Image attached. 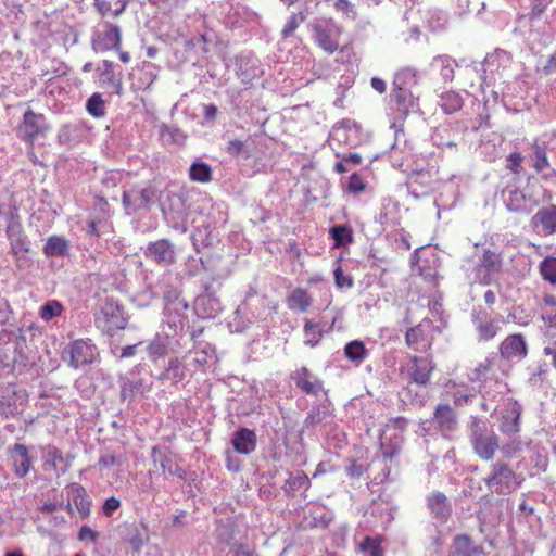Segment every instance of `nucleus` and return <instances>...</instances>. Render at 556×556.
Returning <instances> with one entry per match:
<instances>
[{"instance_id": "nucleus-14", "label": "nucleus", "mask_w": 556, "mask_h": 556, "mask_svg": "<svg viewBox=\"0 0 556 556\" xmlns=\"http://www.w3.org/2000/svg\"><path fill=\"white\" fill-rule=\"evenodd\" d=\"M434 369L431 362L426 357L410 356L405 367V374L409 383L418 387H426Z\"/></svg>"}, {"instance_id": "nucleus-58", "label": "nucleus", "mask_w": 556, "mask_h": 556, "mask_svg": "<svg viewBox=\"0 0 556 556\" xmlns=\"http://www.w3.org/2000/svg\"><path fill=\"white\" fill-rule=\"evenodd\" d=\"M86 109L93 117H102L105 114V103L100 93H93L86 103Z\"/></svg>"}, {"instance_id": "nucleus-33", "label": "nucleus", "mask_w": 556, "mask_h": 556, "mask_svg": "<svg viewBox=\"0 0 556 556\" xmlns=\"http://www.w3.org/2000/svg\"><path fill=\"white\" fill-rule=\"evenodd\" d=\"M231 443L237 453L249 455L256 448L257 437L253 430L242 427L235 431Z\"/></svg>"}, {"instance_id": "nucleus-52", "label": "nucleus", "mask_w": 556, "mask_h": 556, "mask_svg": "<svg viewBox=\"0 0 556 556\" xmlns=\"http://www.w3.org/2000/svg\"><path fill=\"white\" fill-rule=\"evenodd\" d=\"M160 137L165 144H184L187 138L180 129L167 125L160 127Z\"/></svg>"}, {"instance_id": "nucleus-34", "label": "nucleus", "mask_w": 556, "mask_h": 556, "mask_svg": "<svg viewBox=\"0 0 556 556\" xmlns=\"http://www.w3.org/2000/svg\"><path fill=\"white\" fill-rule=\"evenodd\" d=\"M195 311L202 318H214L222 311V303L214 293L205 291L195 299Z\"/></svg>"}, {"instance_id": "nucleus-4", "label": "nucleus", "mask_w": 556, "mask_h": 556, "mask_svg": "<svg viewBox=\"0 0 556 556\" xmlns=\"http://www.w3.org/2000/svg\"><path fill=\"white\" fill-rule=\"evenodd\" d=\"M483 481L491 492L503 495L511 493L521 484V480L516 472L502 460L492 464L490 473Z\"/></svg>"}, {"instance_id": "nucleus-63", "label": "nucleus", "mask_w": 556, "mask_h": 556, "mask_svg": "<svg viewBox=\"0 0 556 556\" xmlns=\"http://www.w3.org/2000/svg\"><path fill=\"white\" fill-rule=\"evenodd\" d=\"M507 321H511L518 326H528L531 321L529 314H526L521 307H516L508 313L506 317Z\"/></svg>"}, {"instance_id": "nucleus-28", "label": "nucleus", "mask_w": 556, "mask_h": 556, "mask_svg": "<svg viewBox=\"0 0 556 556\" xmlns=\"http://www.w3.org/2000/svg\"><path fill=\"white\" fill-rule=\"evenodd\" d=\"M446 396L455 406H464L472 402L478 394V389L468 383L448 382L445 389Z\"/></svg>"}, {"instance_id": "nucleus-45", "label": "nucleus", "mask_w": 556, "mask_h": 556, "mask_svg": "<svg viewBox=\"0 0 556 556\" xmlns=\"http://www.w3.org/2000/svg\"><path fill=\"white\" fill-rule=\"evenodd\" d=\"M457 139L458 134L454 132L450 126L439 127L432 136L434 144L442 149L456 147Z\"/></svg>"}, {"instance_id": "nucleus-40", "label": "nucleus", "mask_w": 556, "mask_h": 556, "mask_svg": "<svg viewBox=\"0 0 556 556\" xmlns=\"http://www.w3.org/2000/svg\"><path fill=\"white\" fill-rule=\"evenodd\" d=\"M70 252V243L62 236H50L43 247V253L47 257H62Z\"/></svg>"}, {"instance_id": "nucleus-7", "label": "nucleus", "mask_w": 556, "mask_h": 556, "mask_svg": "<svg viewBox=\"0 0 556 556\" xmlns=\"http://www.w3.org/2000/svg\"><path fill=\"white\" fill-rule=\"evenodd\" d=\"M181 337L161 326L160 332L146 345V352L151 362L156 363L173 353H179Z\"/></svg>"}, {"instance_id": "nucleus-15", "label": "nucleus", "mask_w": 556, "mask_h": 556, "mask_svg": "<svg viewBox=\"0 0 556 556\" xmlns=\"http://www.w3.org/2000/svg\"><path fill=\"white\" fill-rule=\"evenodd\" d=\"M430 424L444 438H451L457 428V416L448 404H438Z\"/></svg>"}, {"instance_id": "nucleus-21", "label": "nucleus", "mask_w": 556, "mask_h": 556, "mask_svg": "<svg viewBox=\"0 0 556 556\" xmlns=\"http://www.w3.org/2000/svg\"><path fill=\"white\" fill-rule=\"evenodd\" d=\"M155 192L152 188L131 189L123 193V204L128 213L148 207L154 201Z\"/></svg>"}, {"instance_id": "nucleus-27", "label": "nucleus", "mask_w": 556, "mask_h": 556, "mask_svg": "<svg viewBox=\"0 0 556 556\" xmlns=\"http://www.w3.org/2000/svg\"><path fill=\"white\" fill-rule=\"evenodd\" d=\"M427 506L431 517L438 523H444L451 516L452 508L445 494L434 491L427 496Z\"/></svg>"}, {"instance_id": "nucleus-47", "label": "nucleus", "mask_w": 556, "mask_h": 556, "mask_svg": "<svg viewBox=\"0 0 556 556\" xmlns=\"http://www.w3.org/2000/svg\"><path fill=\"white\" fill-rule=\"evenodd\" d=\"M331 414L330 403L325 402L314 405L305 418V425L313 427L325 421Z\"/></svg>"}, {"instance_id": "nucleus-1", "label": "nucleus", "mask_w": 556, "mask_h": 556, "mask_svg": "<svg viewBox=\"0 0 556 556\" xmlns=\"http://www.w3.org/2000/svg\"><path fill=\"white\" fill-rule=\"evenodd\" d=\"M177 277L167 271L159 279V288L164 298V318L161 326L184 338V328L187 323L186 312L189 307L185 299L180 296V292L174 282Z\"/></svg>"}, {"instance_id": "nucleus-42", "label": "nucleus", "mask_w": 556, "mask_h": 556, "mask_svg": "<svg viewBox=\"0 0 556 556\" xmlns=\"http://www.w3.org/2000/svg\"><path fill=\"white\" fill-rule=\"evenodd\" d=\"M0 412L7 416L17 413L16 393L11 384L0 386Z\"/></svg>"}, {"instance_id": "nucleus-57", "label": "nucleus", "mask_w": 556, "mask_h": 556, "mask_svg": "<svg viewBox=\"0 0 556 556\" xmlns=\"http://www.w3.org/2000/svg\"><path fill=\"white\" fill-rule=\"evenodd\" d=\"M306 16L302 13H292L281 30V37L287 39L293 35L298 27L305 21Z\"/></svg>"}, {"instance_id": "nucleus-37", "label": "nucleus", "mask_w": 556, "mask_h": 556, "mask_svg": "<svg viewBox=\"0 0 556 556\" xmlns=\"http://www.w3.org/2000/svg\"><path fill=\"white\" fill-rule=\"evenodd\" d=\"M195 369H204L211 359L215 357V348L208 343H200L186 356Z\"/></svg>"}, {"instance_id": "nucleus-59", "label": "nucleus", "mask_w": 556, "mask_h": 556, "mask_svg": "<svg viewBox=\"0 0 556 556\" xmlns=\"http://www.w3.org/2000/svg\"><path fill=\"white\" fill-rule=\"evenodd\" d=\"M333 9L341 13L342 16L350 21H355L357 18V9L356 5L350 0H336L333 3Z\"/></svg>"}, {"instance_id": "nucleus-32", "label": "nucleus", "mask_w": 556, "mask_h": 556, "mask_svg": "<svg viewBox=\"0 0 556 556\" xmlns=\"http://www.w3.org/2000/svg\"><path fill=\"white\" fill-rule=\"evenodd\" d=\"M432 72L438 73L444 83H452L458 63L448 54H439L432 58L430 64Z\"/></svg>"}, {"instance_id": "nucleus-62", "label": "nucleus", "mask_w": 556, "mask_h": 556, "mask_svg": "<svg viewBox=\"0 0 556 556\" xmlns=\"http://www.w3.org/2000/svg\"><path fill=\"white\" fill-rule=\"evenodd\" d=\"M345 188L348 192L357 194L366 189V182L357 173H353L349 177Z\"/></svg>"}, {"instance_id": "nucleus-23", "label": "nucleus", "mask_w": 556, "mask_h": 556, "mask_svg": "<svg viewBox=\"0 0 556 556\" xmlns=\"http://www.w3.org/2000/svg\"><path fill=\"white\" fill-rule=\"evenodd\" d=\"M506 410L500 419L498 429L502 433L511 435L520 431L521 406L513 399L505 404Z\"/></svg>"}, {"instance_id": "nucleus-64", "label": "nucleus", "mask_w": 556, "mask_h": 556, "mask_svg": "<svg viewBox=\"0 0 556 556\" xmlns=\"http://www.w3.org/2000/svg\"><path fill=\"white\" fill-rule=\"evenodd\" d=\"M361 549L364 553H368L369 556H383L379 543L369 536L363 540V542L361 543Z\"/></svg>"}, {"instance_id": "nucleus-39", "label": "nucleus", "mask_w": 556, "mask_h": 556, "mask_svg": "<svg viewBox=\"0 0 556 556\" xmlns=\"http://www.w3.org/2000/svg\"><path fill=\"white\" fill-rule=\"evenodd\" d=\"M186 368L178 357L170 358L167 367L157 376V380L161 382L170 381L172 383H178L186 377Z\"/></svg>"}, {"instance_id": "nucleus-3", "label": "nucleus", "mask_w": 556, "mask_h": 556, "mask_svg": "<svg viewBox=\"0 0 556 556\" xmlns=\"http://www.w3.org/2000/svg\"><path fill=\"white\" fill-rule=\"evenodd\" d=\"M314 42L325 52L332 54L339 49L342 27L332 18L317 17L309 23Z\"/></svg>"}, {"instance_id": "nucleus-19", "label": "nucleus", "mask_w": 556, "mask_h": 556, "mask_svg": "<svg viewBox=\"0 0 556 556\" xmlns=\"http://www.w3.org/2000/svg\"><path fill=\"white\" fill-rule=\"evenodd\" d=\"M146 256L159 265L167 266L175 262V249L167 239L150 242L146 250Z\"/></svg>"}, {"instance_id": "nucleus-36", "label": "nucleus", "mask_w": 556, "mask_h": 556, "mask_svg": "<svg viewBox=\"0 0 556 556\" xmlns=\"http://www.w3.org/2000/svg\"><path fill=\"white\" fill-rule=\"evenodd\" d=\"M536 309L544 325L556 329V295L545 293L538 302Z\"/></svg>"}, {"instance_id": "nucleus-43", "label": "nucleus", "mask_w": 556, "mask_h": 556, "mask_svg": "<svg viewBox=\"0 0 556 556\" xmlns=\"http://www.w3.org/2000/svg\"><path fill=\"white\" fill-rule=\"evenodd\" d=\"M287 305L291 311L306 312L312 305V298L302 288H295L287 298Z\"/></svg>"}, {"instance_id": "nucleus-35", "label": "nucleus", "mask_w": 556, "mask_h": 556, "mask_svg": "<svg viewBox=\"0 0 556 556\" xmlns=\"http://www.w3.org/2000/svg\"><path fill=\"white\" fill-rule=\"evenodd\" d=\"M531 161L532 166L536 173H546V176H555L556 172L551 168L549 161L547 157V146L545 142H539L535 140L531 147Z\"/></svg>"}, {"instance_id": "nucleus-30", "label": "nucleus", "mask_w": 556, "mask_h": 556, "mask_svg": "<svg viewBox=\"0 0 556 556\" xmlns=\"http://www.w3.org/2000/svg\"><path fill=\"white\" fill-rule=\"evenodd\" d=\"M429 328L430 323L427 320H424L417 326L409 328L405 334L406 344L415 351H426L431 345L430 339L426 331Z\"/></svg>"}, {"instance_id": "nucleus-61", "label": "nucleus", "mask_w": 556, "mask_h": 556, "mask_svg": "<svg viewBox=\"0 0 556 556\" xmlns=\"http://www.w3.org/2000/svg\"><path fill=\"white\" fill-rule=\"evenodd\" d=\"M243 313L244 307L241 305L236 309L231 320L229 321L230 328H232L236 332L244 331L252 323L249 318H243Z\"/></svg>"}, {"instance_id": "nucleus-49", "label": "nucleus", "mask_w": 556, "mask_h": 556, "mask_svg": "<svg viewBox=\"0 0 556 556\" xmlns=\"http://www.w3.org/2000/svg\"><path fill=\"white\" fill-rule=\"evenodd\" d=\"M189 177L192 181L206 184L212 180L211 166L202 161H195L189 168Z\"/></svg>"}, {"instance_id": "nucleus-9", "label": "nucleus", "mask_w": 556, "mask_h": 556, "mask_svg": "<svg viewBox=\"0 0 556 556\" xmlns=\"http://www.w3.org/2000/svg\"><path fill=\"white\" fill-rule=\"evenodd\" d=\"M391 110L393 112L394 122L393 128H396V121H404L410 112H415L418 108L417 99L408 88L392 89L391 92ZM395 143L392 146V152L396 151V144L399 141V130L395 129Z\"/></svg>"}, {"instance_id": "nucleus-2", "label": "nucleus", "mask_w": 556, "mask_h": 556, "mask_svg": "<svg viewBox=\"0 0 556 556\" xmlns=\"http://www.w3.org/2000/svg\"><path fill=\"white\" fill-rule=\"evenodd\" d=\"M503 258L501 253L483 249L472 257L464 261L462 269L469 283L482 286L491 285L495 277L502 271Z\"/></svg>"}, {"instance_id": "nucleus-16", "label": "nucleus", "mask_w": 556, "mask_h": 556, "mask_svg": "<svg viewBox=\"0 0 556 556\" xmlns=\"http://www.w3.org/2000/svg\"><path fill=\"white\" fill-rule=\"evenodd\" d=\"M471 319L478 333L479 341H490L501 330L500 321L483 309H473Z\"/></svg>"}, {"instance_id": "nucleus-24", "label": "nucleus", "mask_w": 556, "mask_h": 556, "mask_svg": "<svg viewBox=\"0 0 556 556\" xmlns=\"http://www.w3.org/2000/svg\"><path fill=\"white\" fill-rule=\"evenodd\" d=\"M291 378L296 388L308 395L317 396L320 392H325L323 381L306 367H301L293 371Z\"/></svg>"}, {"instance_id": "nucleus-13", "label": "nucleus", "mask_w": 556, "mask_h": 556, "mask_svg": "<svg viewBox=\"0 0 556 556\" xmlns=\"http://www.w3.org/2000/svg\"><path fill=\"white\" fill-rule=\"evenodd\" d=\"M510 62V54L502 49H495L484 58L481 70L483 75L489 76V86L495 84L497 77L503 78V72L509 67Z\"/></svg>"}, {"instance_id": "nucleus-12", "label": "nucleus", "mask_w": 556, "mask_h": 556, "mask_svg": "<svg viewBox=\"0 0 556 556\" xmlns=\"http://www.w3.org/2000/svg\"><path fill=\"white\" fill-rule=\"evenodd\" d=\"M27 366V357L17 342L0 349V377L22 370Z\"/></svg>"}, {"instance_id": "nucleus-46", "label": "nucleus", "mask_w": 556, "mask_h": 556, "mask_svg": "<svg viewBox=\"0 0 556 556\" xmlns=\"http://www.w3.org/2000/svg\"><path fill=\"white\" fill-rule=\"evenodd\" d=\"M147 388L142 379H121V395L123 400H132L138 394H143Z\"/></svg>"}, {"instance_id": "nucleus-17", "label": "nucleus", "mask_w": 556, "mask_h": 556, "mask_svg": "<svg viewBox=\"0 0 556 556\" xmlns=\"http://www.w3.org/2000/svg\"><path fill=\"white\" fill-rule=\"evenodd\" d=\"M46 128L45 117L33 110L24 113L23 121L17 128L18 136L25 141L33 143L36 137L43 132Z\"/></svg>"}, {"instance_id": "nucleus-29", "label": "nucleus", "mask_w": 556, "mask_h": 556, "mask_svg": "<svg viewBox=\"0 0 556 556\" xmlns=\"http://www.w3.org/2000/svg\"><path fill=\"white\" fill-rule=\"evenodd\" d=\"M97 72L99 73V81L101 87L116 94L122 93V78L121 75L115 73L114 64L111 61L103 60L98 66Z\"/></svg>"}, {"instance_id": "nucleus-25", "label": "nucleus", "mask_w": 556, "mask_h": 556, "mask_svg": "<svg viewBox=\"0 0 556 556\" xmlns=\"http://www.w3.org/2000/svg\"><path fill=\"white\" fill-rule=\"evenodd\" d=\"M8 453L14 473L18 478L25 477L31 468V459L27 446L15 443L13 446L9 447Z\"/></svg>"}, {"instance_id": "nucleus-41", "label": "nucleus", "mask_w": 556, "mask_h": 556, "mask_svg": "<svg viewBox=\"0 0 556 556\" xmlns=\"http://www.w3.org/2000/svg\"><path fill=\"white\" fill-rule=\"evenodd\" d=\"M359 127L355 122L344 121L334 130V136L339 141L353 147L358 143Z\"/></svg>"}, {"instance_id": "nucleus-56", "label": "nucleus", "mask_w": 556, "mask_h": 556, "mask_svg": "<svg viewBox=\"0 0 556 556\" xmlns=\"http://www.w3.org/2000/svg\"><path fill=\"white\" fill-rule=\"evenodd\" d=\"M321 338V329L318 324L307 320L304 325V343L315 346Z\"/></svg>"}, {"instance_id": "nucleus-44", "label": "nucleus", "mask_w": 556, "mask_h": 556, "mask_svg": "<svg viewBox=\"0 0 556 556\" xmlns=\"http://www.w3.org/2000/svg\"><path fill=\"white\" fill-rule=\"evenodd\" d=\"M309 485L311 481L307 475L304 471L299 470L294 473H290L283 484V491L286 494L292 495L301 490H307Z\"/></svg>"}, {"instance_id": "nucleus-10", "label": "nucleus", "mask_w": 556, "mask_h": 556, "mask_svg": "<svg viewBox=\"0 0 556 556\" xmlns=\"http://www.w3.org/2000/svg\"><path fill=\"white\" fill-rule=\"evenodd\" d=\"M226 222V214L218 208L217 212L213 214L212 219L204 220L201 225L197 226L191 235L195 250L199 251L201 247L212 245L217 239L216 229L218 225H224Z\"/></svg>"}, {"instance_id": "nucleus-11", "label": "nucleus", "mask_w": 556, "mask_h": 556, "mask_svg": "<svg viewBox=\"0 0 556 556\" xmlns=\"http://www.w3.org/2000/svg\"><path fill=\"white\" fill-rule=\"evenodd\" d=\"M470 441L475 453L483 460H491L498 448V438L485 428L477 427L472 430Z\"/></svg>"}, {"instance_id": "nucleus-18", "label": "nucleus", "mask_w": 556, "mask_h": 556, "mask_svg": "<svg viewBox=\"0 0 556 556\" xmlns=\"http://www.w3.org/2000/svg\"><path fill=\"white\" fill-rule=\"evenodd\" d=\"M65 490L68 498V503L65 505V508L72 513L73 504L76 507L79 516L81 518H87L90 514L91 501L87 494L86 489L79 483H71L65 488Z\"/></svg>"}, {"instance_id": "nucleus-53", "label": "nucleus", "mask_w": 556, "mask_h": 556, "mask_svg": "<svg viewBox=\"0 0 556 556\" xmlns=\"http://www.w3.org/2000/svg\"><path fill=\"white\" fill-rule=\"evenodd\" d=\"M330 236L334 241V247H344L353 241V232L349 226L336 225L330 229Z\"/></svg>"}, {"instance_id": "nucleus-60", "label": "nucleus", "mask_w": 556, "mask_h": 556, "mask_svg": "<svg viewBox=\"0 0 556 556\" xmlns=\"http://www.w3.org/2000/svg\"><path fill=\"white\" fill-rule=\"evenodd\" d=\"M540 271L544 280L556 285V257H546L540 264Z\"/></svg>"}, {"instance_id": "nucleus-51", "label": "nucleus", "mask_w": 556, "mask_h": 556, "mask_svg": "<svg viewBox=\"0 0 556 556\" xmlns=\"http://www.w3.org/2000/svg\"><path fill=\"white\" fill-rule=\"evenodd\" d=\"M63 311L64 307L60 301L48 300L40 306L38 315L41 320H43L45 323H49L53 318L61 316Z\"/></svg>"}, {"instance_id": "nucleus-6", "label": "nucleus", "mask_w": 556, "mask_h": 556, "mask_svg": "<svg viewBox=\"0 0 556 556\" xmlns=\"http://www.w3.org/2000/svg\"><path fill=\"white\" fill-rule=\"evenodd\" d=\"M68 356V366L80 369L99 361V350L91 339H77L68 343L64 350Z\"/></svg>"}, {"instance_id": "nucleus-20", "label": "nucleus", "mask_w": 556, "mask_h": 556, "mask_svg": "<svg viewBox=\"0 0 556 556\" xmlns=\"http://www.w3.org/2000/svg\"><path fill=\"white\" fill-rule=\"evenodd\" d=\"M530 225L539 235L549 236L556 232V206L540 208L531 218Z\"/></svg>"}, {"instance_id": "nucleus-8", "label": "nucleus", "mask_w": 556, "mask_h": 556, "mask_svg": "<svg viewBox=\"0 0 556 556\" xmlns=\"http://www.w3.org/2000/svg\"><path fill=\"white\" fill-rule=\"evenodd\" d=\"M5 233L10 241L11 252L16 260V265L23 267L28 262L26 254L30 250V242L17 215H10Z\"/></svg>"}, {"instance_id": "nucleus-55", "label": "nucleus", "mask_w": 556, "mask_h": 556, "mask_svg": "<svg viewBox=\"0 0 556 556\" xmlns=\"http://www.w3.org/2000/svg\"><path fill=\"white\" fill-rule=\"evenodd\" d=\"M125 463V457L122 454H116L112 452L109 448H105L102 451L99 460L98 466L100 469L108 468V467H121Z\"/></svg>"}, {"instance_id": "nucleus-54", "label": "nucleus", "mask_w": 556, "mask_h": 556, "mask_svg": "<svg viewBox=\"0 0 556 556\" xmlns=\"http://www.w3.org/2000/svg\"><path fill=\"white\" fill-rule=\"evenodd\" d=\"M368 354L365 344L359 340L349 342L344 348V355L352 362H362Z\"/></svg>"}, {"instance_id": "nucleus-31", "label": "nucleus", "mask_w": 556, "mask_h": 556, "mask_svg": "<svg viewBox=\"0 0 556 556\" xmlns=\"http://www.w3.org/2000/svg\"><path fill=\"white\" fill-rule=\"evenodd\" d=\"M500 351L505 359H521L527 355V343L521 334H511L501 343Z\"/></svg>"}, {"instance_id": "nucleus-38", "label": "nucleus", "mask_w": 556, "mask_h": 556, "mask_svg": "<svg viewBox=\"0 0 556 556\" xmlns=\"http://www.w3.org/2000/svg\"><path fill=\"white\" fill-rule=\"evenodd\" d=\"M452 549L453 556H483L482 548L475 545L468 535H457Z\"/></svg>"}, {"instance_id": "nucleus-5", "label": "nucleus", "mask_w": 556, "mask_h": 556, "mask_svg": "<svg viewBox=\"0 0 556 556\" xmlns=\"http://www.w3.org/2000/svg\"><path fill=\"white\" fill-rule=\"evenodd\" d=\"M121 40L122 30L116 24L103 21L93 27L91 47L97 53L119 50Z\"/></svg>"}, {"instance_id": "nucleus-48", "label": "nucleus", "mask_w": 556, "mask_h": 556, "mask_svg": "<svg viewBox=\"0 0 556 556\" xmlns=\"http://www.w3.org/2000/svg\"><path fill=\"white\" fill-rule=\"evenodd\" d=\"M417 84V71L413 67H404L397 71L393 79V89L410 88Z\"/></svg>"}, {"instance_id": "nucleus-50", "label": "nucleus", "mask_w": 556, "mask_h": 556, "mask_svg": "<svg viewBox=\"0 0 556 556\" xmlns=\"http://www.w3.org/2000/svg\"><path fill=\"white\" fill-rule=\"evenodd\" d=\"M439 105L446 114H452L463 106V98L455 91H447L441 94Z\"/></svg>"}, {"instance_id": "nucleus-22", "label": "nucleus", "mask_w": 556, "mask_h": 556, "mask_svg": "<svg viewBox=\"0 0 556 556\" xmlns=\"http://www.w3.org/2000/svg\"><path fill=\"white\" fill-rule=\"evenodd\" d=\"M489 76L480 73L477 63H472L463 68L459 75V84L464 91L470 92L472 89H479L481 92H485V88L489 87Z\"/></svg>"}, {"instance_id": "nucleus-26", "label": "nucleus", "mask_w": 556, "mask_h": 556, "mask_svg": "<svg viewBox=\"0 0 556 556\" xmlns=\"http://www.w3.org/2000/svg\"><path fill=\"white\" fill-rule=\"evenodd\" d=\"M503 195L505 198L506 207L510 212L529 213L534 206V202L531 200V198L526 197V194L517 187H506V189L503 191Z\"/></svg>"}]
</instances>
